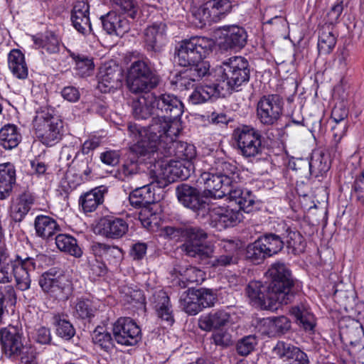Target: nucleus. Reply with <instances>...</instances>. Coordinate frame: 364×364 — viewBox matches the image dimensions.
<instances>
[{
    "label": "nucleus",
    "mask_w": 364,
    "mask_h": 364,
    "mask_svg": "<svg viewBox=\"0 0 364 364\" xmlns=\"http://www.w3.org/2000/svg\"><path fill=\"white\" fill-rule=\"evenodd\" d=\"M36 200V195L29 191H24L11 200L9 208L11 218L16 222H21L31 210Z\"/></svg>",
    "instance_id": "23"
},
{
    "label": "nucleus",
    "mask_w": 364,
    "mask_h": 364,
    "mask_svg": "<svg viewBox=\"0 0 364 364\" xmlns=\"http://www.w3.org/2000/svg\"><path fill=\"white\" fill-rule=\"evenodd\" d=\"M309 165L310 175L318 176L319 174L322 175L329 170L331 163L327 155L318 151L313 154L309 161Z\"/></svg>",
    "instance_id": "51"
},
{
    "label": "nucleus",
    "mask_w": 364,
    "mask_h": 364,
    "mask_svg": "<svg viewBox=\"0 0 364 364\" xmlns=\"http://www.w3.org/2000/svg\"><path fill=\"white\" fill-rule=\"evenodd\" d=\"M55 241L57 248L64 253L68 254L76 258L82 255V250L79 246L77 240L68 234L58 233L55 236Z\"/></svg>",
    "instance_id": "42"
},
{
    "label": "nucleus",
    "mask_w": 364,
    "mask_h": 364,
    "mask_svg": "<svg viewBox=\"0 0 364 364\" xmlns=\"http://www.w3.org/2000/svg\"><path fill=\"white\" fill-rule=\"evenodd\" d=\"M154 205L144 207L139 213V219L141 225L147 229L156 226L161 219L160 214L154 209Z\"/></svg>",
    "instance_id": "53"
},
{
    "label": "nucleus",
    "mask_w": 364,
    "mask_h": 364,
    "mask_svg": "<svg viewBox=\"0 0 364 364\" xmlns=\"http://www.w3.org/2000/svg\"><path fill=\"white\" fill-rule=\"evenodd\" d=\"M100 19L103 29L109 35L122 37L130 29L129 21L115 11H110L102 16Z\"/></svg>",
    "instance_id": "25"
},
{
    "label": "nucleus",
    "mask_w": 364,
    "mask_h": 364,
    "mask_svg": "<svg viewBox=\"0 0 364 364\" xmlns=\"http://www.w3.org/2000/svg\"><path fill=\"white\" fill-rule=\"evenodd\" d=\"M267 274L271 278L269 284L271 299L279 300L280 304L290 303L297 290L287 266L282 262L274 263L268 269Z\"/></svg>",
    "instance_id": "7"
},
{
    "label": "nucleus",
    "mask_w": 364,
    "mask_h": 364,
    "mask_svg": "<svg viewBox=\"0 0 364 364\" xmlns=\"http://www.w3.org/2000/svg\"><path fill=\"white\" fill-rule=\"evenodd\" d=\"M105 188L100 186L85 193L79 198V205L84 213L94 212L104 201Z\"/></svg>",
    "instance_id": "35"
},
{
    "label": "nucleus",
    "mask_w": 364,
    "mask_h": 364,
    "mask_svg": "<svg viewBox=\"0 0 364 364\" xmlns=\"http://www.w3.org/2000/svg\"><path fill=\"white\" fill-rule=\"evenodd\" d=\"M263 325L269 328V330L266 332L268 335H282L286 333L290 329L291 321L287 317L282 316L264 319Z\"/></svg>",
    "instance_id": "47"
},
{
    "label": "nucleus",
    "mask_w": 364,
    "mask_h": 364,
    "mask_svg": "<svg viewBox=\"0 0 364 364\" xmlns=\"http://www.w3.org/2000/svg\"><path fill=\"white\" fill-rule=\"evenodd\" d=\"M180 164L162 161L155 164L154 168L149 171L150 182L149 184L135 188L129 196L132 206L143 208L150 205L156 206L154 188H163L177 180V177L184 178L186 173H182Z\"/></svg>",
    "instance_id": "2"
},
{
    "label": "nucleus",
    "mask_w": 364,
    "mask_h": 364,
    "mask_svg": "<svg viewBox=\"0 0 364 364\" xmlns=\"http://www.w3.org/2000/svg\"><path fill=\"white\" fill-rule=\"evenodd\" d=\"M180 285L186 287L190 283L199 284L204 279V272L195 267L190 266L183 271L181 274Z\"/></svg>",
    "instance_id": "57"
},
{
    "label": "nucleus",
    "mask_w": 364,
    "mask_h": 364,
    "mask_svg": "<svg viewBox=\"0 0 364 364\" xmlns=\"http://www.w3.org/2000/svg\"><path fill=\"white\" fill-rule=\"evenodd\" d=\"M127 75L159 79V75L154 69L151 68L148 60L134 61L128 69Z\"/></svg>",
    "instance_id": "48"
},
{
    "label": "nucleus",
    "mask_w": 364,
    "mask_h": 364,
    "mask_svg": "<svg viewBox=\"0 0 364 364\" xmlns=\"http://www.w3.org/2000/svg\"><path fill=\"white\" fill-rule=\"evenodd\" d=\"M223 90L219 87V82L205 85L196 87L189 96V101L193 105L204 103L213 98H217Z\"/></svg>",
    "instance_id": "39"
},
{
    "label": "nucleus",
    "mask_w": 364,
    "mask_h": 364,
    "mask_svg": "<svg viewBox=\"0 0 364 364\" xmlns=\"http://www.w3.org/2000/svg\"><path fill=\"white\" fill-rule=\"evenodd\" d=\"M200 175L197 183L203 185L204 188L208 192L210 197L213 198H222L224 197V192L228 191V185L225 180L215 173L210 167H205L199 171Z\"/></svg>",
    "instance_id": "18"
},
{
    "label": "nucleus",
    "mask_w": 364,
    "mask_h": 364,
    "mask_svg": "<svg viewBox=\"0 0 364 364\" xmlns=\"http://www.w3.org/2000/svg\"><path fill=\"white\" fill-rule=\"evenodd\" d=\"M112 331L116 342L122 346H134L141 339L139 326L129 317L118 318L113 325Z\"/></svg>",
    "instance_id": "15"
},
{
    "label": "nucleus",
    "mask_w": 364,
    "mask_h": 364,
    "mask_svg": "<svg viewBox=\"0 0 364 364\" xmlns=\"http://www.w3.org/2000/svg\"><path fill=\"white\" fill-rule=\"evenodd\" d=\"M15 166L10 162L0 164V200L7 198L16 183Z\"/></svg>",
    "instance_id": "34"
},
{
    "label": "nucleus",
    "mask_w": 364,
    "mask_h": 364,
    "mask_svg": "<svg viewBox=\"0 0 364 364\" xmlns=\"http://www.w3.org/2000/svg\"><path fill=\"white\" fill-rule=\"evenodd\" d=\"M348 115V110L343 104L336 105L332 112L331 118L335 122L333 127L345 126V131L348 129V121L346 118Z\"/></svg>",
    "instance_id": "61"
},
{
    "label": "nucleus",
    "mask_w": 364,
    "mask_h": 364,
    "mask_svg": "<svg viewBox=\"0 0 364 364\" xmlns=\"http://www.w3.org/2000/svg\"><path fill=\"white\" fill-rule=\"evenodd\" d=\"M70 306L75 318L87 321H90L98 311L97 302L83 296L76 298Z\"/></svg>",
    "instance_id": "29"
},
{
    "label": "nucleus",
    "mask_w": 364,
    "mask_h": 364,
    "mask_svg": "<svg viewBox=\"0 0 364 364\" xmlns=\"http://www.w3.org/2000/svg\"><path fill=\"white\" fill-rule=\"evenodd\" d=\"M153 100L155 105L156 117H153L151 122H156L159 120L160 124H165L162 126L164 129L176 128L178 127V119L183 112V105L182 102L174 95L164 93L156 95L153 93Z\"/></svg>",
    "instance_id": "8"
},
{
    "label": "nucleus",
    "mask_w": 364,
    "mask_h": 364,
    "mask_svg": "<svg viewBox=\"0 0 364 364\" xmlns=\"http://www.w3.org/2000/svg\"><path fill=\"white\" fill-rule=\"evenodd\" d=\"M34 43L50 54L58 53L60 48V38L51 31H47L42 37L35 38Z\"/></svg>",
    "instance_id": "50"
},
{
    "label": "nucleus",
    "mask_w": 364,
    "mask_h": 364,
    "mask_svg": "<svg viewBox=\"0 0 364 364\" xmlns=\"http://www.w3.org/2000/svg\"><path fill=\"white\" fill-rule=\"evenodd\" d=\"M269 257L277 254L284 245L282 236L274 233L265 234L259 237Z\"/></svg>",
    "instance_id": "52"
},
{
    "label": "nucleus",
    "mask_w": 364,
    "mask_h": 364,
    "mask_svg": "<svg viewBox=\"0 0 364 364\" xmlns=\"http://www.w3.org/2000/svg\"><path fill=\"white\" fill-rule=\"evenodd\" d=\"M20 128L14 124H6L0 129V146L6 150H11L21 141Z\"/></svg>",
    "instance_id": "36"
},
{
    "label": "nucleus",
    "mask_w": 364,
    "mask_h": 364,
    "mask_svg": "<svg viewBox=\"0 0 364 364\" xmlns=\"http://www.w3.org/2000/svg\"><path fill=\"white\" fill-rule=\"evenodd\" d=\"M139 167L137 161L134 159L127 160L118 171L119 177L122 181H128L139 173Z\"/></svg>",
    "instance_id": "60"
},
{
    "label": "nucleus",
    "mask_w": 364,
    "mask_h": 364,
    "mask_svg": "<svg viewBox=\"0 0 364 364\" xmlns=\"http://www.w3.org/2000/svg\"><path fill=\"white\" fill-rule=\"evenodd\" d=\"M273 353L286 364H309L307 354L299 348L284 341H278L273 348Z\"/></svg>",
    "instance_id": "24"
},
{
    "label": "nucleus",
    "mask_w": 364,
    "mask_h": 364,
    "mask_svg": "<svg viewBox=\"0 0 364 364\" xmlns=\"http://www.w3.org/2000/svg\"><path fill=\"white\" fill-rule=\"evenodd\" d=\"M206 213H209L210 215V225L219 231L236 225L243 218L240 210L215 204L209 205Z\"/></svg>",
    "instance_id": "14"
},
{
    "label": "nucleus",
    "mask_w": 364,
    "mask_h": 364,
    "mask_svg": "<svg viewBox=\"0 0 364 364\" xmlns=\"http://www.w3.org/2000/svg\"><path fill=\"white\" fill-rule=\"evenodd\" d=\"M23 334L18 328L14 326H9L0 330V343L1 350L4 355L11 359L28 357L35 355L33 352L25 351L26 346L23 343Z\"/></svg>",
    "instance_id": "13"
},
{
    "label": "nucleus",
    "mask_w": 364,
    "mask_h": 364,
    "mask_svg": "<svg viewBox=\"0 0 364 364\" xmlns=\"http://www.w3.org/2000/svg\"><path fill=\"white\" fill-rule=\"evenodd\" d=\"M187 7L189 18L195 26L203 28L206 25H210L213 23L208 6H206V1L204 2L203 0H188Z\"/></svg>",
    "instance_id": "26"
},
{
    "label": "nucleus",
    "mask_w": 364,
    "mask_h": 364,
    "mask_svg": "<svg viewBox=\"0 0 364 364\" xmlns=\"http://www.w3.org/2000/svg\"><path fill=\"white\" fill-rule=\"evenodd\" d=\"M155 105L153 100V93L140 96L132 102V110L134 117L136 119H146L155 115Z\"/></svg>",
    "instance_id": "33"
},
{
    "label": "nucleus",
    "mask_w": 364,
    "mask_h": 364,
    "mask_svg": "<svg viewBox=\"0 0 364 364\" xmlns=\"http://www.w3.org/2000/svg\"><path fill=\"white\" fill-rule=\"evenodd\" d=\"M185 235L186 242L181 247L188 256L204 264L210 263L215 268L227 267L236 262V257L227 254L208 262L213 256L214 249L211 244L206 242L208 235L203 229L198 227L188 228L185 230Z\"/></svg>",
    "instance_id": "3"
},
{
    "label": "nucleus",
    "mask_w": 364,
    "mask_h": 364,
    "mask_svg": "<svg viewBox=\"0 0 364 364\" xmlns=\"http://www.w3.org/2000/svg\"><path fill=\"white\" fill-rule=\"evenodd\" d=\"M194 289L183 291L179 299L181 309L189 315H196L200 311V306Z\"/></svg>",
    "instance_id": "45"
},
{
    "label": "nucleus",
    "mask_w": 364,
    "mask_h": 364,
    "mask_svg": "<svg viewBox=\"0 0 364 364\" xmlns=\"http://www.w3.org/2000/svg\"><path fill=\"white\" fill-rule=\"evenodd\" d=\"M33 127L36 137L48 146L57 144L62 138L63 123L48 107H41L36 111Z\"/></svg>",
    "instance_id": "6"
},
{
    "label": "nucleus",
    "mask_w": 364,
    "mask_h": 364,
    "mask_svg": "<svg viewBox=\"0 0 364 364\" xmlns=\"http://www.w3.org/2000/svg\"><path fill=\"white\" fill-rule=\"evenodd\" d=\"M151 303L158 318L165 321L167 325L171 326L174 323V318L167 294L163 290L156 291L152 296Z\"/></svg>",
    "instance_id": "28"
},
{
    "label": "nucleus",
    "mask_w": 364,
    "mask_h": 364,
    "mask_svg": "<svg viewBox=\"0 0 364 364\" xmlns=\"http://www.w3.org/2000/svg\"><path fill=\"white\" fill-rule=\"evenodd\" d=\"M267 257L268 254L259 237L247 247L246 257L253 262L259 263Z\"/></svg>",
    "instance_id": "56"
},
{
    "label": "nucleus",
    "mask_w": 364,
    "mask_h": 364,
    "mask_svg": "<svg viewBox=\"0 0 364 364\" xmlns=\"http://www.w3.org/2000/svg\"><path fill=\"white\" fill-rule=\"evenodd\" d=\"M159 83V79L127 75V85L133 94H149Z\"/></svg>",
    "instance_id": "40"
},
{
    "label": "nucleus",
    "mask_w": 364,
    "mask_h": 364,
    "mask_svg": "<svg viewBox=\"0 0 364 364\" xmlns=\"http://www.w3.org/2000/svg\"><path fill=\"white\" fill-rule=\"evenodd\" d=\"M257 338L254 336H247L239 340L236 345L237 353L242 356H247L252 352L257 345Z\"/></svg>",
    "instance_id": "62"
},
{
    "label": "nucleus",
    "mask_w": 364,
    "mask_h": 364,
    "mask_svg": "<svg viewBox=\"0 0 364 364\" xmlns=\"http://www.w3.org/2000/svg\"><path fill=\"white\" fill-rule=\"evenodd\" d=\"M38 284L44 293L56 300L65 301L73 292L71 280L63 274L46 272L40 277Z\"/></svg>",
    "instance_id": "12"
},
{
    "label": "nucleus",
    "mask_w": 364,
    "mask_h": 364,
    "mask_svg": "<svg viewBox=\"0 0 364 364\" xmlns=\"http://www.w3.org/2000/svg\"><path fill=\"white\" fill-rule=\"evenodd\" d=\"M247 33L245 29L236 25L224 27L220 37V46L225 50L244 48L247 41Z\"/></svg>",
    "instance_id": "19"
},
{
    "label": "nucleus",
    "mask_w": 364,
    "mask_h": 364,
    "mask_svg": "<svg viewBox=\"0 0 364 364\" xmlns=\"http://www.w3.org/2000/svg\"><path fill=\"white\" fill-rule=\"evenodd\" d=\"M203 162L208 164L212 171L225 180L226 184L232 185L237 178V166L224 159H213L209 157Z\"/></svg>",
    "instance_id": "30"
},
{
    "label": "nucleus",
    "mask_w": 364,
    "mask_h": 364,
    "mask_svg": "<svg viewBox=\"0 0 364 364\" xmlns=\"http://www.w3.org/2000/svg\"><path fill=\"white\" fill-rule=\"evenodd\" d=\"M36 235L44 240H53L60 228L57 221L50 216L38 215L34 220Z\"/></svg>",
    "instance_id": "31"
},
{
    "label": "nucleus",
    "mask_w": 364,
    "mask_h": 364,
    "mask_svg": "<svg viewBox=\"0 0 364 364\" xmlns=\"http://www.w3.org/2000/svg\"><path fill=\"white\" fill-rule=\"evenodd\" d=\"M213 42L204 37H193L185 39L176 48L175 54L181 66L186 67L190 64L205 59L212 51Z\"/></svg>",
    "instance_id": "9"
},
{
    "label": "nucleus",
    "mask_w": 364,
    "mask_h": 364,
    "mask_svg": "<svg viewBox=\"0 0 364 364\" xmlns=\"http://www.w3.org/2000/svg\"><path fill=\"white\" fill-rule=\"evenodd\" d=\"M215 73V81L219 82V87L230 92L249 82L250 63L244 57H231L216 68Z\"/></svg>",
    "instance_id": "5"
},
{
    "label": "nucleus",
    "mask_w": 364,
    "mask_h": 364,
    "mask_svg": "<svg viewBox=\"0 0 364 364\" xmlns=\"http://www.w3.org/2000/svg\"><path fill=\"white\" fill-rule=\"evenodd\" d=\"M100 231L107 238L119 239L122 237L128 231V223L122 218L105 217L101 219Z\"/></svg>",
    "instance_id": "27"
},
{
    "label": "nucleus",
    "mask_w": 364,
    "mask_h": 364,
    "mask_svg": "<svg viewBox=\"0 0 364 364\" xmlns=\"http://www.w3.org/2000/svg\"><path fill=\"white\" fill-rule=\"evenodd\" d=\"M187 71L192 77V80L198 81L203 77L209 74L210 64L204 59L198 60V62L193 63L187 65Z\"/></svg>",
    "instance_id": "59"
},
{
    "label": "nucleus",
    "mask_w": 364,
    "mask_h": 364,
    "mask_svg": "<svg viewBox=\"0 0 364 364\" xmlns=\"http://www.w3.org/2000/svg\"><path fill=\"white\" fill-rule=\"evenodd\" d=\"M284 102L280 95L271 94L262 96L257 104L256 114L264 126H275L283 115Z\"/></svg>",
    "instance_id": "11"
},
{
    "label": "nucleus",
    "mask_w": 364,
    "mask_h": 364,
    "mask_svg": "<svg viewBox=\"0 0 364 364\" xmlns=\"http://www.w3.org/2000/svg\"><path fill=\"white\" fill-rule=\"evenodd\" d=\"M11 266L18 289L21 291L30 289L31 283L30 272H33L36 267L34 258L23 257L16 255L15 258L11 260Z\"/></svg>",
    "instance_id": "16"
},
{
    "label": "nucleus",
    "mask_w": 364,
    "mask_h": 364,
    "mask_svg": "<svg viewBox=\"0 0 364 364\" xmlns=\"http://www.w3.org/2000/svg\"><path fill=\"white\" fill-rule=\"evenodd\" d=\"M231 314L224 309L213 310L199 319L200 328L205 331L228 325L232 321Z\"/></svg>",
    "instance_id": "32"
},
{
    "label": "nucleus",
    "mask_w": 364,
    "mask_h": 364,
    "mask_svg": "<svg viewBox=\"0 0 364 364\" xmlns=\"http://www.w3.org/2000/svg\"><path fill=\"white\" fill-rule=\"evenodd\" d=\"M210 340L215 345L222 348H227L233 343L232 335L228 330L225 329L213 331Z\"/></svg>",
    "instance_id": "64"
},
{
    "label": "nucleus",
    "mask_w": 364,
    "mask_h": 364,
    "mask_svg": "<svg viewBox=\"0 0 364 364\" xmlns=\"http://www.w3.org/2000/svg\"><path fill=\"white\" fill-rule=\"evenodd\" d=\"M238 153L246 159H252L260 155L263 150L262 135L255 127L242 125L234 130Z\"/></svg>",
    "instance_id": "10"
},
{
    "label": "nucleus",
    "mask_w": 364,
    "mask_h": 364,
    "mask_svg": "<svg viewBox=\"0 0 364 364\" xmlns=\"http://www.w3.org/2000/svg\"><path fill=\"white\" fill-rule=\"evenodd\" d=\"M70 56L75 63L77 74L82 77L90 75V73L94 69L92 59L85 55L74 53H72Z\"/></svg>",
    "instance_id": "54"
},
{
    "label": "nucleus",
    "mask_w": 364,
    "mask_h": 364,
    "mask_svg": "<svg viewBox=\"0 0 364 364\" xmlns=\"http://www.w3.org/2000/svg\"><path fill=\"white\" fill-rule=\"evenodd\" d=\"M56 325V333L65 339H70L75 335L73 325L67 320L61 319L59 316H54Z\"/></svg>",
    "instance_id": "63"
},
{
    "label": "nucleus",
    "mask_w": 364,
    "mask_h": 364,
    "mask_svg": "<svg viewBox=\"0 0 364 364\" xmlns=\"http://www.w3.org/2000/svg\"><path fill=\"white\" fill-rule=\"evenodd\" d=\"M179 133V128L171 127L166 132L165 136L166 141L164 146V152H161L164 159L158 162L168 161L171 163L180 164V168L182 173L187 174L186 177H177V179L184 180L187 178L191 171H194V164L192 161L196 156V149L194 145L188 144L187 142L176 141L174 137L177 136Z\"/></svg>",
    "instance_id": "4"
},
{
    "label": "nucleus",
    "mask_w": 364,
    "mask_h": 364,
    "mask_svg": "<svg viewBox=\"0 0 364 364\" xmlns=\"http://www.w3.org/2000/svg\"><path fill=\"white\" fill-rule=\"evenodd\" d=\"M16 302V294L14 287L11 285L0 286V323L8 313L7 306Z\"/></svg>",
    "instance_id": "49"
},
{
    "label": "nucleus",
    "mask_w": 364,
    "mask_h": 364,
    "mask_svg": "<svg viewBox=\"0 0 364 364\" xmlns=\"http://www.w3.org/2000/svg\"><path fill=\"white\" fill-rule=\"evenodd\" d=\"M122 73L118 65L107 63L102 65L98 73V88L102 92H110L120 87Z\"/></svg>",
    "instance_id": "20"
},
{
    "label": "nucleus",
    "mask_w": 364,
    "mask_h": 364,
    "mask_svg": "<svg viewBox=\"0 0 364 364\" xmlns=\"http://www.w3.org/2000/svg\"><path fill=\"white\" fill-rule=\"evenodd\" d=\"M176 196L178 201L185 207L193 210L203 215L207 212L209 204L203 199L201 191L186 183L177 186Z\"/></svg>",
    "instance_id": "17"
},
{
    "label": "nucleus",
    "mask_w": 364,
    "mask_h": 364,
    "mask_svg": "<svg viewBox=\"0 0 364 364\" xmlns=\"http://www.w3.org/2000/svg\"><path fill=\"white\" fill-rule=\"evenodd\" d=\"M337 42V34L332 26H323L321 29L318 41V51L319 55L330 54L336 46Z\"/></svg>",
    "instance_id": "41"
},
{
    "label": "nucleus",
    "mask_w": 364,
    "mask_h": 364,
    "mask_svg": "<svg viewBox=\"0 0 364 364\" xmlns=\"http://www.w3.org/2000/svg\"><path fill=\"white\" fill-rule=\"evenodd\" d=\"M206 6H208L213 23L224 18L231 11L232 7L230 0H208Z\"/></svg>",
    "instance_id": "44"
},
{
    "label": "nucleus",
    "mask_w": 364,
    "mask_h": 364,
    "mask_svg": "<svg viewBox=\"0 0 364 364\" xmlns=\"http://www.w3.org/2000/svg\"><path fill=\"white\" fill-rule=\"evenodd\" d=\"M8 66L13 75L25 80L28 75V69L23 53L18 49L11 50L8 55Z\"/></svg>",
    "instance_id": "37"
},
{
    "label": "nucleus",
    "mask_w": 364,
    "mask_h": 364,
    "mask_svg": "<svg viewBox=\"0 0 364 364\" xmlns=\"http://www.w3.org/2000/svg\"><path fill=\"white\" fill-rule=\"evenodd\" d=\"M70 168L77 171V174L82 178L88 177L92 171V157L91 156H85L84 154H80L77 158H74Z\"/></svg>",
    "instance_id": "55"
},
{
    "label": "nucleus",
    "mask_w": 364,
    "mask_h": 364,
    "mask_svg": "<svg viewBox=\"0 0 364 364\" xmlns=\"http://www.w3.org/2000/svg\"><path fill=\"white\" fill-rule=\"evenodd\" d=\"M269 285H264L259 281L250 282L247 288L246 294L253 305L264 309H271L279 300L271 299L269 296Z\"/></svg>",
    "instance_id": "22"
},
{
    "label": "nucleus",
    "mask_w": 364,
    "mask_h": 364,
    "mask_svg": "<svg viewBox=\"0 0 364 364\" xmlns=\"http://www.w3.org/2000/svg\"><path fill=\"white\" fill-rule=\"evenodd\" d=\"M92 340L93 343L105 352H111L114 347V341L107 329L98 326L92 333Z\"/></svg>",
    "instance_id": "46"
},
{
    "label": "nucleus",
    "mask_w": 364,
    "mask_h": 364,
    "mask_svg": "<svg viewBox=\"0 0 364 364\" xmlns=\"http://www.w3.org/2000/svg\"><path fill=\"white\" fill-rule=\"evenodd\" d=\"M282 228L284 232L282 234V238L287 248L291 250L294 255L304 252L306 242L301 233L286 224H282Z\"/></svg>",
    "instance_id": "38"
},
{
    "label": "nucleus",
    "mask_w": 364,
    "mask_h": 364,
    "mask_svg": "<svg viewBox=\"0 0 364 364\" xmlns=\"http://www.w3.org/2000/svg\"><path fill=\"white\" fill-rule=\"evenodd\" d=\"M144 42L148 51L160 52L166 43V25L159 22L148 26L144 31Z\"/></svg>",
    "instance_id": "21"
},
{
    "label": "nucleus",
    "mask_w": 364,
    "mask_h": 364,
    "mask_svg": "<svg viewBox=\"0 0 364 364\" xmlns=\"http://www.w3.org/2000/svg\"><path fill=\"white\" fill-rule=\"evenodd\" d=\"M156 122H151L148 127L129 124L127 129L129 137L134 142L131 147L132 151L139 157H143L144 160H149V171H151V168H154L155 164L159 161L164 159L161 152H164L166 146L165 136L168 129L162 128L159 119ZM163 125L166 126L165 124H162Z\"/></svg>",
    "instance_id": "1"
},
{
    "label": "nucleus",
    "mask_w": 364,
    "mask_h": 364,
    "mask_svg": "<svg viewBox=\"0 0 364 364\" xmlns=\"http://www.w3.org/2000/svg\"><path fill=\"white\" fill-rule=\"evenodd\" d=\"M333 139L328 148V151L333 157L339 156L342 152L341 141L346 134L345 126L332 127Z\"/></svg>",
    "instance_id": "58"
},
{
    "label": "nucleus",
    "mask_w": 364,
    "mask_h": 364,
    "mask_svg": "<svg viewBox=\"0 0 364 364\" xmlns=\"http://www.w3.org/2000/svg\"><path fill=\"white\" fill-rule=\"evenodd\" d=\"M291 315L294 316L297 323L305 331H313L315 327V318L314 314L310 311L309 306L304 304H300L291 307L290 310Z\"/></svg>",
    "instance_id": "43"
}]
</instances>
